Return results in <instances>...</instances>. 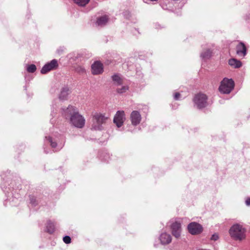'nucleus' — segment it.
<instances>
[{
  "instance_id": "nucleus-1",
  "label": "nucleus",
  "mask_w": 250,
  "mask_h": 250,
  "mask_svg": "<svg viewBox=\"0 0 250 250\" xmlns=\"http://www.w3.org/2000/svg\"><path fill=\"white\" fill-rule=\"evenodd\" d=\"M62 115L66 118L70 117V123L74 126L82 128L85 124L84 117L79 113L77 109L72 105H69L66 109H62Z\"/></svg>"
},
{
  "instance_id": "nucleus-23",
  "label": "nucleus",
  "mask_w": 250,
  "mask_h": 250,
  "mask_svg": "<svg viewBox=\"0 0 250 250\" xmlns=\"http://www.w3.org/2000/svg\"><path fill=\"white\" fill-rule=\"evenodd\" d=\"M74 2L80 6H85L89 1V0H73Z\"/></svg>"
},
{
  "instance_id": "nucleus-15",
  "label": "nucleus",
  "mask_w": 250,
  "mask_h": 250,
  "mask_svg": "<svg viewBox=\"0 0 250 250\" xmlns=\"http://www.w3.org/2000/svg\"><path fill=\"white\" fill-rule=\"evenodd\" d=\"M160 240L163 245H167L171 241V236L167 233H163L160 236Z\"/></svg>"
},
{
  "instance_id": "nucleus-28",
  "label": "nucleus",
  "mask_w": 250,
  "mask_h": 250,
  "mask_svg": "<svg viewBox=\"0 0 250 250\" xmlns=\"http://www.w3.org/2000/svg\"><path fill=\"white\" fill-rule=\"evenodd\" d=\"M180 96V94L179 93H178V92L175 93L174 95V99L175 100H178L179 99Z\"/></svg>"
},
{
  "instance_id": "nucleus-3",
  "label": "nucleus",
  "mask_w": 250,
  "mask_h": 250,
  "mask_svg": "<svg viewBox=\"0 0 250 250\" xmlns=\"http://www.w3.org/2000/svg\"><path fill=\"white\" fill-rule=\"evenodd\" d=\"M109 120V116L104 114L95 113L93 116L92 128L96 130L103 129V125L106 124Z\"/></svg>"
},
{
  "instance_id": "nucleus-11",
  "label": "nucleus",
  "mask_w": 250,
  "mask_h": 250,
  "mask_svg": "<svg viewBox=\"0 0 250 250\" xmlns=\"http://www.w3.org/2000/svg\"><path fill=\"white\" fill-rule=\"evenodd\" d=\"M130 120L133 125H138L141 121L140 112L137 111H133L130 114Z\"/></svg>"
},
{
  "instance_id": "nucleus-2",
  "label": "nucleus",
  "mask_w": 250,
  "mask_h": 250,
  "mask_svg": "<svg viewBox=\"0 0 250 250\" xmlns=\"http://www.w3.org/2000/svg\"><path fill=\"white\" fill-rule=\"evenodd\" d=\"M246 230L242 225L235 224L232 225L229 230L230 237L234 240L241 241L246 238Z\"/></svg>"
},
{
  "instance_id": "nucleus-16",
  "label": "nucleus",
  "mask_w": 250,
  "mask_h": 250,
  "mask_svg": "<svg viewBox=\"0 0 250 250\" xmlns=\"http://www.w3.org/2000/svg\"><path fill=\"white\" fill-rule=\"evenodd\" d=\"M108 17L106 15H104L97 19L96 24L98 26H103L106 24V23L108 21Z\"/></svg>"
},
{
  "instance_id": "nucleus-9",
  "label": "nucleus",
  "mask_w": 250,
  "mask_h": 250,
  "mask_svg": "<svg viewBox=\"0 0 250 250\" xmlns=\"http://www.w3.org/2000/svg\"><path fill=\"white\" fill-rule=\"evenodd\" d=\"M172 235L176 238L180 237L181 234V223L180 222L175 221L171 225Z\"/></svg>"
},
{
  "instance_id": "nucleus-8",
  "label": "nucleus",
  "mask_w": 250,
  "mask_h": 250,
  "mask_svg": "<svg viewBox=\"0 0 250 250\" xmlns=\"http://www.w3.org/2000/svg\"><path fill=\"white\" fill-rule=\"evenodd\" d=\"M125 120V114L124 111H118L115 114L113 122L118 127H120Z\"/></svg>"
},
{
  "instance_id": "nucleus-17",
  "label": "nucleus",
  "mask_w": 250,
  "mask_h": 250,
  "mask_svg": "<svg viewBox=\"0 0 250 250\" xmlns=\"http://www.w3.org/2000/svg\"><path fill=\"white\" fill-rule=\"evenodd\" d=\"M229 64L234 68H238L242 66V62L234 58L229 60Z\"/></svg>"
},
{
  "instance_id": "nucleus-10",
  "label": "nucleus",
  "mask_w": 250,
  "mask_h": 250,
  "mask_svg": "<svg viewBox=\"0 0 250 250\" xmlns=\"http://www.w3.org/2000/svg\"><path fill=\"white\" fill-rule=\"evenodd\" d=\"M92 73L94 75H99L103 73V65L99 62H95L91 65Z\"/></svg>"
},
{
  "instance_id": "nucleus-4",
  "label": "nucleus",
  "mask_w": 250,
  "mask_h": 250,
  "mask_svg": "<svg viewBox=\"0 0 250 250\" xmlns=\"http://www.w3.org/2000/svg\"><path fill=\"white\" fill-rule=\"evenodd\" d=\"M234 81L231 79L224 78L219 86V91L224 94H229L233 89Z\"/></svg>"
},
{
  "instance_id": "nucleus-30",
  "label": "nucleus",
  "mask_w": 250,
  "mask_h": 250,
  "mask_svg": "<svg viewBox=\"0 0 250 250\" xmlns=\"http://www.w3.org/2000/svg\"><path fill=\"white\" fill-rule=\"evenodd\" d=\"M245 203H246V205L250 206V198H248L246 199Z\"/></svg>"
},
{
  "instance_id": "nucleus-6",
  "label": "nucleus",
  "mask_w": 250,
  "mask_h": 250,
  "mask_svg": "<svg viewBox=\"0 0 250 250\" xmlns=\"http://www.w3.org/2000/svg\"><path fill=\"white\" fill-rule=\"evenodd\" d=\"M58 66V61L55 59L52 60L42 67L41 70V72L42 74H46L51 70L56 69Z\"/></svg>"
},
{
  "instance_id": "nucleus-24",
  "label": "nucleus",
  "mask_w": 250,
  "mask_h": 250,
  "mask_svg": "<svg viewBox=\"0 0 250 250\" xmlns=\"http://www.w3.org/2000/svg\"><path fill=\"white\" fill-rule=\"evenodd\" d=\"M36 66L35 64H30L27 67V71L29 73H34L36 70Z\"/></svg>"
},
{
  "instance_id": "nucleus-20",
  "label": "nucleus",
  "mask_w": 250,
  "mask_h": 250,
  "mask_svg": "<svg viewBox=\"0 0 250 250\" xmlns=\"http://www.w3.org/2000/svg\"><path fill=\"white\" fill-rule=\"evenodd\" d=\"M55 230V226L53 222L49 221L47 222L46 225V231L51 234L54 232Z\"/></svg>"
},
{
  "instance_id": "nucleus-5",
  "label": "nucleus",
  "mask_w": 250,
  "mask_h": 250,
  "mask_svg": "<svg viewBox=\"0 0 250 250\" xmlns=\"http://www.w3.org/2000/svg\"><path fill=\"white\" fill-rule=\"evenodd\" d=\"M207 96L203 93L196 94L194 99L193 102L195 106L199 109H202L208 105Z\"/></svg>"
},
{
  "instance_id": "nucleus-12",
  "label": "nucleus",
  "mask_w": 250,
  "mask_h": 250,
  "mask_svg": "<svg viewBox=\"0 0 250 250\" xmlns=\"http://www.w3.org/2000/svg\"><path fill=\"white\" fill-rule=\"evenodd\" d=\"M45 138L48 141V142L50 143V145L52 148H56L58 146L60 147L59 149H61L63 146H64V138L62 136H61V139L62 140V143H60V142L57 140L53 139L51 137H46Z\"/></svg>"
},
{
  "instance_id": "nucleus-21",
  "label": "nucleus",
  "mask_w": 250,
  "mask_h": 250,
  "mask_svg": "<svg viewBox=\"0 0 250 250\" xmlns=\"http://www.w3.org/2000/svg\"><path fill=\"white\" fill-rule=\"evenodd\" d=\"M212 54V51L210 49H207L201 54V57L203 59H209Z\"/></svg>"
},
{
  "instance_id": "nucleus-13",
  "label": "nucleus",
  "mask_w": 250,
  "mask_h": 250,
  "mask_svg": "<svg viewBox=\"0 0 250 250\" xmlns=\"http://www.w3.org/2000/svg\"><path fill=\"white\" fill-rule=\"evenodd\" d=\"M236 53L240 57H244L247 54L246 47L243 42H240L236 46Z\"/></svg>"
},
{
  "instance_id": "nucleus-14",
  "label": "nucleus",
  "mask_w": 250,
  "mask_h": 250,
  "mask_svg": "<svg viewBox=\"0 0 250 250\" xmlns=\"http://www.w3.org/2000/svg\"><path fill=\"white\" fill-rule=\"evenodd\" d=\"M70 93L69 88L67 86L63 87L59 95V99L61 100L64 101L67 99L68 95Z\"/></svg>"
},
{
  "instance_id": "nucleus-26",
  "label": "nucleus",
  "mask_w": 250,
  "mask_h": 250,
  "mask_svg": "<svg viewBox=\"0 0 250 250\" xmlns=\"http://www.w3.org/2000/svg\"><path fill=\"white\" fill-rule=\"evenodd\" d=\"M218 239H219V236L217 233L213 234L211 237V239L212 240H214V241H216Z\"/></svg>"
},
{
  "instance_id": "nucleus-7",
  "label": "nucleus",
  "mask_w": 250,
  "mask_h": 250,
  "mask_svg": "<svg viewBox=\"0 0 250 250\" xmlns=\"http://www.w3.org/2000/svg\"><path fill=\"white\" fill-rule=\"evenodd\" d=\"M189 232L195 235L200 233L203 230V228L201 225L196 222H191L188 226Z\"/></svg>"
},
{
  "instance_id": "nucleus-18",
  "label": "nucleus",
  "mask_w": 250,
  "mask_h": 250,
  "mask_svg": "<svg viewBox=\"0 0 250 250\" xmlns=\"http://www.w3.org/2000/svg\"><path fill=\"white\" fill-rule=\"evenodd\" d=\"M112 79L114 82V83L117 86H120L123 83V80L121 78L120 76L117 74H115L112 76Z\"/></svg>"
},
{
  "instance_id": "nucleus-27",
  "label": "nucleus",
  "mask_w": 250,
  "mask_h": 250,
  "mask_svg": "<svg viewBox=\"0 0 250 250\" xmlns=\"http://www.w3.org/2000/svg\"><path fill=\"white\" fill-rule=\"evenodd\" d=\"M124 17L126 19H129L131 17V14L129 12L125 11L124 13Z\"/></svg>"
},
{
  "instance_id": "nucleus-19",
  "label": "nucleus",
  "mask_w": 250,
  "mask_h": 250,
  "mask_svg": "<svg viewBox=\"0 0 250 250\" xmlns=\"http://www.w3.org/2000/svg\"><path fill=\"white\" fill-rule=\"evenodd\" d=\"M74 68L75 71L80 74H83L86 72L85 68L83 65H76Z\"/></svg>"
},
{
  "instance_id": "nucleus-29",
  "label": "nucleus",
  "mask_w": 250,
  "mask_h": 250,
  "mask_svg": "<svg viewBox=\"0 0 250 250\" xmlns=\"http://www.w3.org/2000/svg\"><path fill=\"white\" fill-rule=\"evenodd\" d=\"M30 203L33 205L36 206V204L35 203V199L33 198H30Z\"/></svg>"
},
{
  "instance_id": "nucleus-25",
  "label": "nucleus",
  "mask_w": 250,
  "mask_h": 250,
  "mask_svg": "<svg viewBox=\"0 0 250 250\" xmlns=\"http://www.w3.org/2000/svg\"><path fill=\"white\" fill-rule=\"evenodd\" d=\"M63 241L66 244H69L71 242V238L69 236H65L63 237Z\"/></svg>"
},
{
  "instance_id": "nucleus-22",
  "label": "nucleus",
  "mask_w": 250,
  "mask_h": 250,
  "mask_svg": "<svg viewBox=\"0 0 250 250\" xmlns=\"http://www.w3.org/2000/svg\"><path fill=\"white\" fill-rule=\"evenodd\" d=\"M121 87H118L116 91L119 94H123L126 92L129 89V87L127 85H121Z\"/></svg>"
}]
</instances>
